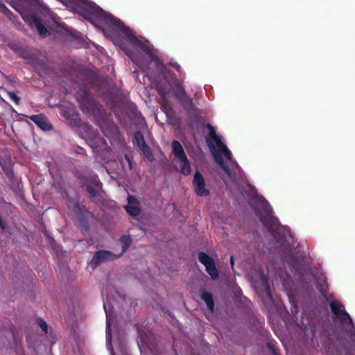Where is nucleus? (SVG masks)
Masks as SVG:
<instances>
[{
    "label": "nucleus",
    "instance_id": "obj_1",
    "mask_svg": "<svg viewBox=\"0 0 355 355\" xmlns=\"http://www.w3.org/2000/svg\"><path fill=\"white\" fill-rule=\"evenodd\" d=\"M104 19L103 21L113 30L121 33L125 35L129 42L139 46L142 51L146 53L150 52V49L145 44L141 42L139 39L131 32V31L125 26L123 22L119 19H115L112 15L107 13L104 15Z\"/></svg>",
    "mask_w": 355,
    "mask_h": 355
},
{
    "label": "nucleus",
    "instance_id": "obj_2",
    "mask_svg": "<svg viewBox=\"0 0 355 355\" xmlns=\"http://www.w3.org/2000/svg\"><path fill=\"white\" fill-rule=\"evenodd\" d=\"M257 201L260 204L263 214L259 211H256V214L259 216V220L266 227L268 232L274 233L279 230L281 224L277 217L273 216V211L269 202L262 196H257Z\"/></svg>",
    "mask_w": 355,
    "mask_h": 355
},
{
    "label": "nucleus",
    "instance_id": "obj_3",
    "mask_svg": "<svg viewBox=\"0 0 355 355\" xmlns=\"http://www.w3.org/2000/svg\"><path fill=\"white\" fill-rule=\"evenodd\" d=\"M217 147L218 150L223 153L225 158L230 161H231L230 164L232 167L239 168L238 164L235 161H232V153L227 148V147L223 143L222 141H218L217 144ZM214 160L218 164L223 171L226 173L229 179L232 181L236 179V173L234 171V168H231L230 166L225 163L221 155L218 153H213Z\"/></svg>",
    "mask_w": 355,
    "mask_h": 355
},
{
    "label": "nucleus",
    "instance_id": "obj_4",
    "mask_svg": "<svg viewBox=\"0 0 355 355\" xmlns=\"http://www.w3.org/2000/svg\"><path fill=\"white\" fill-rule=\"evenodd\" d=\"M76 98L83 110L96 114L101 112V105L94 99L87 86L80 87L76 92Z\"/></svg>",
    "mask_w": 355,
    "mask_h": 355
},
{
    "label": "nucleus",
    "instance_id": "obj_5",
    "mask_svg": "<svg viewBox=\"0 0 355 355\" xmlns=\"http://www.w3.org/2000/svg\"><path fill=\"white\" fill-rule=\"evenodd\" d=\"M329 306L331 311L334 315V320H338L343 325H350L354 327L352 318L340 302L332 300L330 302Z\"/></svg>",
    "mask_w": 355,
    "mask_h": 355
},
{
    "label": "nucleus",
    "instance_id": "obj_6",
    "mask_svg": "<svg viewBox=\"0 0 355 355\" xmlns=\"http://www.w3.org/2000/svg\"><path fill=\"white\" fill-rule=\"evenodd\" d=\"M64 3H77L80 8L85 10L88 14L96 17L98 19L103 21L104 19V15H107V12H105L103 9H101L99 6L96 5L93 2H89L88 0H60Z\"/></svg>",
    "mask_w": 355,
    "mask_h": 355
},
{
    "label": "nucleus",
    "instance_id": "obj_7",
    "mask_svg": "<svg viewBox=\"0 0 355 355\" xmlns=\"http://www.w3.org/2000/svg\"><path fill=\"white\" fill-rule=\"evenodd\" d=\"M103 184L100 181L98 176L95 175L92 178L87 181L86 184V191L89 195L93 202L100 201V192L102 189Z\"/></svg>",
    "mask_w": 355,
    "mask_h": 355
},
{
    "label": "nucleus",
    "instance_id": "obj_8",
    "mask_svg": "<svg viewBox=\"0 0 355 355\" xmlns=\"http://www.w3.org/2000/svg\"><path fill=\"white\" fill-rule=\"evenodd\" d=\"M199 261L205 266L207 272L210 275L212 279L218 278V271L216 267L214 260L204 252H200L198 254Z\"/></svg>",
    "mask_w": 355,
    "mask_h": 355
},
{
    "label": "nucleus",
    "instance_id": "obj_9",
    "mask_svg": "<svg viewBox=\"0 0 355 355\" xmlns=\"http://www.w3.org/2000/svg\"><path fill=\"white\" fill-rule=\"evenodd\" d=\"M119 257H121V254H116L108 250H98L94 254L91 266L95 268L103 262L112 261Z\"/></svg>",
    "mask_w": 355,
    "mask_h": 355
},
{
    "label": "nucleus",
    "instance_id": "obj_10",
    "mask_svg": "<svg viewBox=\"0 0 355 355\" xmlns=\"http://www.w3.org/2000/svg\"><path fill=\"white\" fill-rule=\"evenodd\" d=\"M59 114L67 121H71V123L74 125H79L80 119L78 118L73 119L76 115V107L69 103L60 105L58 106Z\"/></svg>",
    "mask_w": 355,
    "mask_h": 355
},
{
    "label": "nucleus",
    "instance_id": "obj_11",
    "mask_svg": "<svg viewBox=\"0 0 355 355\" xmlns=\"http://www.w3.org/2000/svg\"><path fill=\"white\" fill-rule=\"evenodd\" d=\"M205 180L202 175L196 170L193 179V187L198 196L206 197L209 195V190L205 187Z\"/></svg>",
    "mask_w": 355,
    "mask_h": 355
},
{
    "label": "nucleus",
    "instance_id": "obj_12",
    "mask_svg": "<svg viewBox=\"0 0 355 355\" xmlns=\"http://www.w3.org/2000/svg\"><path fill=\"white\" fill-rule=\"evenodd\" d=\"M135 140L136 144L143 152L146 158L149 162H153L154 160V156L150 150V147L146 143L144 135L141 131L139 130L135 133Z\"/></svg>",
    "mask_w": 355,
    "mask_h": 355
},
{
    "label": "nucleus",
    "instance_id": "obj_13",
    "mask_svg": "<svg viewBox=\"0 0 355 355\" xmlns=\"http://www.w3.org/2000/svg\"><path fill=\"white\" fill-rule=\"evenodd\" d=\"M29 119L43 130H51L53 129V126L49 123L48 118L42 114L31 115L29 116Z\"/></svg>",
    "mask_w": 355,
    "mask_h": 355
},
{
    "label": "nucleus",
    "instance_id": "obj_14",
    "mask_svg": "<svg viewBox=\"0 0 355 355\" xmlns=\"http://www.w3.org/2000/svg\"><path fill=\"white\" fill-rule=\"evenodd\" d=\"M128 205L124 207L126 211L132 216H137L140 214L141 209L139 202L133 196H128Z\"/></svg>",
    "mask_w": 355,
    "mask_h": 355
},
{
    "label": "nucleus",
    "instance_id": "obj_15",
    "mask_svg": "<svg viewBox=\"0 0 355 355\" xmlns=\"http://www.w3.org/2000/svg\"><path fill=\"white\" fill-rule=\"evenodd\" d=\"M36 322L37 324L46 335L48 343L50 344V345H53L56 341V336L53 334L52 329H50V332H49V327L45 320L42 318H37Z\"/></svg>",
    "mask_w": 355,
    "mask_h": 355
},
{
    "label": "nucleus",
    "instance_id": "obj_16",
    "mask_svg": "<svg viewBox=\"0 0 355 355\" xmlns=\"http://www.w3.org/2000/svg\"><path fill=\"white\" fill-rule=\"evenodd\" d=\"M180 103L184 110L189 114H199V109L194 105L193 99L188 95L180 98Z\"/></svg>",
    "mask_w": 355,
    "mask_h": 355
},
{
    "label": "nucleus",
    "instance_id": "obj_17",
    "mask_svg": "<svg viewBox=\"0 0 355 355\" xmlns=\"http://www.w3.org/2000/svg\"><path fill=\"white\" fill-rule=\"evenodd\" d=\"M172 152L175 159L178 160L186 159L187 155L181 144L178 141H173L171 143Z\"/></svg>",
    "mask_w": 355,
    "mask_h": 355
},
{
    "label": "nucleus",
    "instance_id": "obj_18",
    "mask_svg": "<svg viewBox=\"0 0 355 355\" xmlns=\"http://www.w3.org/2000/svg\"><path fill=\"white\" fill-rule=\"evenodd\" d=\"M201 299L205 302L209 310L213 312L215 306L213 295L210 292L203 291L201 293Z\"/></svg>",
    "mask_w": 355,
    "mask_h": 355
},
{
    "label": "nucleus",
    "instance_id": "obj_19",
    "mask_svg": "<svg viewBox=\"0 0 355 355\" xmlns=\"http://www.w3.org/2000/svg\"><path fill=\"white\" fill-rule=\"evenodd\" d=\"M33 23L37 30V32L42 37H46L49 35L47 28L42 23L40 19H38L37 17H34Z\"/></svg>",
    "mask_w": 355,
    "mask_h": 355
},
{
    "label": "nucleus",
    "instance_id": "obj_20",
    "mask_svg": "<svg viewBox=\"0 0 355 355\" xmlns=\"http://www.w3.org/2000/svg\"><path fill=\"white\" fill-rule=\"evenodd\" d=\"M119 241L122 245V250H121V253H119V254H121V257L122 254L123 253H125L128 250V249L130 248V246L132 243V239H131L130 236H129V235H123L120 238Z\"/></svg>",
    "mask_w": 355,
    "mask_h": 355
},
{
    "label": "nucleus",
    "instance_id": "obj_21",
    "mask_svg": "<svg viewBox=\"0 0 355 355\" xmlns=\"http://www.w3.org/2000/svg\"><path fill=\"white\" fill-rule=\"evenodd\" d=\"M179 161L182 164L180 166V172L184 175H189L191 173V169L188 158L186 157V159H180Z\"/></svg>",
    "mask_w": 355,
    "mask_h": 355
},
{
    "label": "nucleus",
    "instance_id": "obj_22",
    "mask_svg": "<svg viewBox=\"0 0 355 355\" xmlns=\"http://www.w3.org/2000/svg\"><path fill=\"white\" fill-rule=\"evenodd\" d=\"M104 309L106 313V317H107V324H106V338L107 340H109L111 341L112 340V328H111V322H112V317L106 310L105 304H104Z\"/></svg>",
    "mask_w": 355,
    "mask_h": 355
},
{
    "label": "nucleus",
    "instance_id": "obj_23",
    "mask_svg": "<svg viewBox=\"0 0 355 355\" xmlns=\"http://www.w3.org/2000/svg\"><path fill=\"white\" fill-rule=\"evenodd\" d=\"M174 95L178 100L187 95L184 87L180 83L175 84Z\"/></svg>",
    "mask_w": 355,
    "mask_h": 355
},
{
    "label": "nucleus",
    "instance_id": "obj_24",
    "mask_svg": "<svg viewBox=\"0 0 355 355\" xmlns=\"http://www.w3.org/2000/svg\"><path fill=\"white\" fill-rule=\"evenodd\" d=\"M206 128L209 129V135L210 138H211L213 139V141L215 142L216 145L217 146L218 141H221V139L216 135L214 128L210 123H207Z\"/></svg>",
    "mask_w": 355,
    "mask_h": 355
},
{
    "label": "nucleus",
    "instance_id": "obj_25",
    "mask_svg": "<svg viewBox=\"0 0 355 355\" xmlns=\"http://www.w3.org/2000/svg\"><path fill=\"white\" fill-rule=\"evenodd\" d=\"M26 62H27V64H28L33 67L41 65V64H42V61L37 57L34 56L32 54L26 60Z\"/></svg>",
    "mask_w": 355,
    "mask_h": 355
},
{
    "label": "nucleus",
    "instance_id": "obj_26",
    "mask_svg": "<svg viewBox=\"0 0 355 355\" xmlns=\"http://www.w3.org/2000/svg\"><path fill=\"white\" fill-rule=\"evenodd\" d=\"M263 285L264 286V289H265L267 297L270 301H273L272 294V292L270 291V286H269V284H268L267 280L265 279L263 281Z\"/></svg>",
    "mask_w": 355,
    "mask_h": 355
},
{
    "label": "nucleus",
    "instance_id": "obj_27",
    "mask_svg": "<svg viewBox=\"0 0 355 355\" xmlns=\"http://www.w3.org/2000/svg\"><path fill=\"white\" fill-rule=\"evenodd\" d=\"M0 12L4 14L7 17L11 18L12 16V12L4 5L3 3L0 1Z\"/></svg>",
    "mask_w": 355,
    "mask_h": 355
},
{
    "label": "nucleus",
    "instance_id": "obj_28",
    "mask_svg": "<svg viewBox=\"0 0 355 355\" xmlns=\"http://www.w3.org/2000/svg\"><path fill=\"white\" fill-rule=\"evenodd\" d=\"M7 94L16 105H19L20 103V98L13 92H7Z\"/></svg>",
    "mask_w": 355,
    "mask_h": 355
},
{
    "label": "nucleus",
    "instance_id": "obj_29",
    "mask_svg": "<svg viewBox=\"0 0 355 355\" xmlns=\"http://www.w3.org/2000/svg\"><path fill=\"white\" fill-rule=\"evenodd\" d=\"M267 347L271 351L272 355H279L277 349H276V347H275V345L273 344L268 342Z\"/></svg>",
    "mask_w": 355,
    "mask_h": 355
},
{
    "label": "nucleus",
    "instance_id": "obj_30",
    "mask_svg": "<svg viewBox=\"0 0 355 355\" xmlns=\"http://www.w3.org/2000/svg\"><path fill=\"white\" fill-rule=\"evenodd\" d=\"M158 92L162 96V107L165 108V104L166 103V100L165 98L166 93L161 89H158Z\"/></svg>",
    "mask_w": 355,
    "mask_h": 355
},
{
    "label": "nucleus",
    "instance_id": "obj_31",
    "mask_svg": "<svg viewBox=\"0 0 355 355\" xmlns=\"http://www.w3.org/2000/svg\"><path fill=\"white\" fill-rule=\"evenodd\" d=\"M169 65L176 69L178 72H181V67L180 65L176 62H170Z\"/></svg>",
    "mask_w": 355,
    "mask_h": 355
},
{
    "label": "nucleus",
    "instance_id": "obj_32",
    "mask_svg": "<svg viewBox=\"0 0 355 355\" xmlns=\"http://www.w3.org/2000/svg\"><path fill=\"white\" fill-rule=\"evenodd\" d=\"M31 55V53H30L28 51H23L21 53V57L25 59L26 60L28 58V57H30Z\"/></svg>",
    "mask_w": 355,
    "mask_h": 355
},
{
    "label": "nucleus",
    "instance_id": "obj_33",
    "mask_svg": "<svg viewBox=\"0 0 355 355\" xmlns=\"http://www.w3.org/2000/svg\"><path fill=\"white\" fill-rule=\"evenodd\" d=\"M230 263H231L232 266H234V259H233V257H231V258H230Z\"/></svg>",
    "mask_w": 355,
    "mask_h": 355
},
{
    "label": "nucleus",
    "instance_id": "obj_34",
    "mask_svg": "<svg viewBox=\"0 0 355 355\" xmlns=\"http://www.w3.org/2000/svg\"><path fill=\"white\" fill-rule=\"evenodd\" d=\"M158 63H160L162 67H164L163 63H162L159 60H158Z\"/></svg>",
    "mask_w": 355,
    "mask_h": 355
},
{
    "label": "nucleus",
    "instance_id": "obj_35",
    "mask_svg": "<svg viewBox=\"0 0 355 355\" xmlns=\"http://www.w3.org/2000/svg\"><path fill=\"white\" fill-rule=\"evenodd\" d=\"M125 159L128 160V162H130V159H129V158L128 157L127 155H125Z\"/></svg>",
    "mask_w": 355,
    "mask_h": 355
},
{
    "label": "nucleus",
    "instance_id": "obj_36",
    "mask_svg": "<svg viewBox=\"0 0 355 355\" xmlns=\"http://www.w3.org/2000/svg\"><path fill=\"white\" fill-rule=\"evenodd\" d=\"M78 205H78V202H76V205H75V206H76V207H78Z\"/></svg>",
    "mask_w": 355,
    "mask_h": 355
}]
</instances>
